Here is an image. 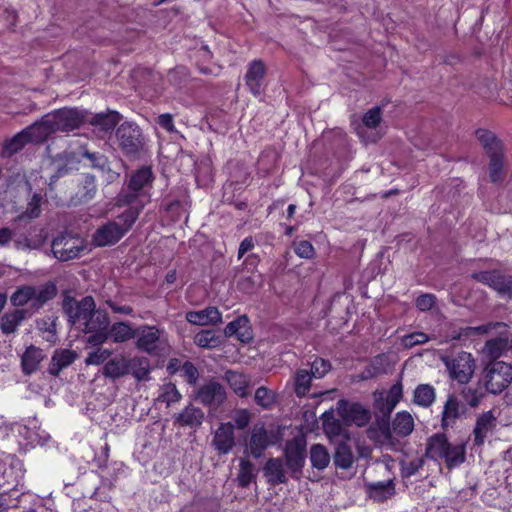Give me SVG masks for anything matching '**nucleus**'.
I'll use <instances>...</instances> for the list:
<instances>
[{
	"mask_svg": "<svg viewBox=\"0 0 512 512\" xmlns=\"http://www.w3.org/2000/svg\"><path fill=\"white\" fill-rule=\"evenodd\" d=\"M112 351L106 348H96L95 350L88 353L85 363L87 365H101L110 360Z\"/></svg>",
	"mask_w": 512,
	"mask_h": 512,
	"instance_id": "obj_46",
	"label": "nucleus"
},
{
	"mask_svg": "<svg viewBox=\"0 0 512 512\" xmlns=\"http://www.w3.org/2000/svg\"><path fill=\"white\" fill-rule=\"evenodd\" d=\"M265 73L266 69L262 61L254 60L249 64L245 82L254 96H260L263 91Z\"/></svg>",
	"mask_w": 512,
	"mask_h": 512,
	"instance_id": "obj_15",
	"label": "nucleus"
},
{
	"mask_svg": "<svg viewBox=\"0 0 512 512\" xmlns=\"http://www.w3.org/2000/svg\"><path fill=\"white\" fill-rule=\"evenodd\" d=\"M139 212V208L129 207L115 221L99 227L93 235V243L99 247L117 243L131 229Z\"/></svg>",
	"mask_w": 512,
	"mask_h": 512,
	"instance_id": "obj_1",
	"label": "nucleus"
},
{
	"mask_svg": "<svg viewBox=\"0 0 512 512\" xmlns=\"http://www.w3.org/2000/svg\"><path fill=\"white\" fill-rule=\"evenodd\" d=\"M436 393L433 386L420 384L414 390L413 401L416 405L427 408L435 401Z\"/></svg>",
	"mask_w": 512,
	"mask_h": 512,
	"instance_id": "obj_32",
	"label": "nucleus"
},
{
	"mask_svg": "<svg viewBox=\"0 0 512 512\" xmlns=\"http://www.w3.org/2000/svg\"><path fill=\"white\" fill-rule=\"evenodd\" d=\"M477 139L480 141L484 149L490 156L489 175L493 182H497L502 178L503 169V145L495 135L484 129L476 132Z\"/></svg>",
	"mask_w": 512,
	"mask_h": 512,
	"instance_id": "obj_3",
	"label": "nucleus"
},
{
	"mask_svg": "<svg viewBox=\"0 0 512 512\" xmlns=\"http://www.w3.org/2000/svg\"><path fill=\"white\" fill-rule=\"evenodd\" d=\"M44 355L41 349L30 346L22 356V368L26 374L35 372L43 360Z\"/></svg>",
	"mask_w": 512,
	"mask_h": 512,
	"instance_id": "obj_29",
	"label": "nucleus"
},
{
	"mask_svg": "<svg viewBox=\"0 0 512 512\" xmlns=\"http://www.w3.org/2000/svg\"><path fill=\"white\" fill-rule=\"evenodd\" d=\"M107 304L115 313L123 315H131L133 313V309L129 305H119L113 301H108Z\"/></svg>",
	"mask_w": 512,
	"mask_h": 512,
	"instance_id": "obj_63",
	"label": "nucleus"
},
{
	"mask_svg": "<svg viewBox=\"0 0 512 512\" xmlns=\"http://www.w3.org/2000/svg\"><path fill=\"white\" fill-rule=\"evenodd\" d=\"M48 121V117L45 115L39 122H35L23 130L29 143L37 144L44 142L49 136L54 134L51 125L47 123Z\"/></svg>",
	"mask_w": 512,
	"mask_h": 512,
	"instance_id": "obj_22",
	"label": "nucleus"
},
{
	"mask_svg": "<svg viewBox=\"0 0 512 512\" xmlns=\"http://www.w3.org/2000/svg\"><path fill=\"white\" fill-rule=\"evenodd\" d=\"M305 441L302 439H293L287 442L285 448V457L287 465L293 471L299 470L305 460Z\"/></svg>",
	"mask_w": 512,
	"mask_h": 512,
	"instance_id": "obj_18",
	"label": "nucleus"
},
{
	"mask_svg": "<svg viewBox=\"0 0 512 512\" xmlns=\"http://www.w3.org/2000/svg\"><path fill=\"white\" fill-rule=\"evenodd\" d=\"M331 369V365L328 361L318 358L315 359L311 365V369L309 371L312 378H322L324 377Z\"/></svg>",
	"mask_w": 512,
	"mask_h": 512,
	"instance_id": "obj_49",
	"label": "nucleus"
},
{
	"mask_svg": "<svg viewBox=\"0 0 512 512\" xmlns=\"http://www.w3.org/2000/svg\"><path fill=\"white\" fill-rule=\"evenodd\" d=\"M460 415V405L457 398L453 395L449 396L442 413V424L444 427L452 425Z\"/></svg>",
	"mask_w": 512,
	"mask_h": 512,
	"instance_id": "obj_38",
	"label": "nucleus"
},
{
	"mask_svg": "<svg viewBox=\"0 0 512 512\" xmlns=\"http://www.w3.org/2000/svg\"><path fill=\"white\" fill-rule=\"evenodd\" d=\"M152 171L148 167H143L137 170L130 178L129 190L130 193L120 198V201L125 204H131L137 196V193L147 187L152 182Z\"/></svg>",
	"mask_w": 512,
	"mask_h": 512,
	"instance_id": "obj_13",
	"label": "nucleus"
},
{
	"mask_svg": "<svg viewBox=\"0 0 512 512\" xmlns=\"http://www.w3.org/2000/svg\"><path fill=\"white\" fill-rule=\"evenodd\" d=\"M434 296L431 295V294H423V295H420L417 299H416V306L421 310V311H428L430 310L433 305H434Z\"/></svg>",
	"mask_w": 512,
	"mask_h": 512,
	"instance_id": "obj_61",
	"label": "nucleus"
},
{
	"mask_svg": "<svg viewBox=\"0 0 512 512\" xmlns=\"http://www.w3.org/2000/svg\"><path fill=\"white\" fill-rule=\"evenodd\" d=\"M310 461L314 468L323 470L330 463V455L323 445L315 444L310 449Z\"/></svg>",
	"mask_w": 512,
	"mask_h": 512,
	"instance_id": "obj_39",
	"label": "nucleus"
},
{
	"mask_svg": "<svg viewBox=\"0 0 512 512\" xmlns=\"http://www.w3.org/2000/svg\"><path fill=\"white\" fill-rule=\"evenodd\" d=\"M392 429L394 433L400 436H407L414 429V419L406 411L398 412L393 420Z\"/></svg>",
	"mask_w": 512,
	"mask_h": 512,
	"instance_id": "obj_31",
	"label": "nucleus"
},
{
	"mask_svg": "<svg viewBox=\"0 0 512 512\" xmlns=\"http://www.w3.org/2000/svg\"><path fill=\"white\" fill-rule=\"evenodd\" d=\"M204 414L201 409L188 406L178 416L177 422L182 426H199L202 423Z\"/></svg>",
	"mask_w": 512,
	"mask_h": 512,
	"instance_id": "obj_35",
	"label": "nucleus"
},
{
	"mask_svg": "<svg viewBox=\"0 0 512 512\" xmlns=\"http://www.w3.org/2000/svg\"><path fill=\"white\" fill-rule=\"evenodd\" d=\"M250 412L246 409L238 410L234 413L233 419L238 429H244L250 422Z\"/></svg>",
	"mask_w": 512,
	"mask_h": 512,
	"instance_id": "obj_58",
	"label": "nucleus"
},
{
	"mask_svg": "<svg viewBox=\"0 0 512 512\" xmlns=\"http://www.w3.org/2000/svg\"><path fill=\"white\" fill-rule=\"evenodd\" d=\"M135 332L128 322H116L108 327V338L114 343H123L134 338Z\"/></svg>",
	"mask_w": 512,
	"mask_h": 512,
	"instance_id": "obj_27",
	"label": "nucleus"
},
{
	"mask_svg": "<svg viewBox=\"0 0 512 512\" xmlns=\"http://www.w3.org/2000/svg\"><path fill=\"white\" fill-rule=\"evenodd\" d=\"M484 397V393L479 389L466 388L463 390V398L470 407H477Z\"/></svg>",
	"mask_w": 512,
	"mask_h": 512,
	"instance_id": "obj_53",
	"label": "nucleus"
},
{
	"mask_svg": "<svg viewBox=\"0 0 512 512\" xmlns=\"http://www.w3.org/2000/svg\"><path fill=\"white\" fill-rule=\"evenodd\" d=\"M75 359L76 353L71 350L63 349L56 351L49 367L50 374L58 375L63 368L69 366Z\"/></svg>",
	"mask_w": 512,
	"mask_h": 512,
	"instance_id": "obj_28",
	"label": "nucleus"
},
{
	"mask_svg": "<svg viewBox=\"0 0 512 512\" xmlns=\"http://www.w3.org/2000/svg\"><path fill=\"white\" fill-rule=\"evenodd\" d=\"M108 327L109 318L107 313L102 310L94 309L80 328L85 333L89 334L87 343L99 346L108 339Z\"/></svg>",
	"mask_w": 512,
	"mask_h": 512,
	"instance_id": "obj_7",
	"label": "nucleus"
},
{
	"mask_svg": "<svg viewBox=\"0 0 512 512\" xmlns=\"http://www.w3.org/2000/svg\"><path fill=\"white\" fill-rule=\"evenodd\" d=\"M492 327V324L489 325H481L477 327H465L462 328L460 333L457 335H454L453 339H460L462 336L469 337L471 335L475 334H485L488 332V330Z\"/></svg>",
	"mask_w": 512,
	"mask_h": 512,
	"instance_id": "obj_55",
	"label": "nucleus"
},
{
	"mask_svg": "<svg viewBox=\"0 0 512 512\" xmlns=\"http://www.w3.org/2000/svg\"><path fill=\"white\" fill-rule=\"evenodd\" d=\"M95 307L94 299L90 296L84 297L79 302L70 300L65 303V310L69 317V321L78 328L83 325Z\"/></svg>",
	"mask_w": 512,
	"mask_h": 512,
	"instance_id": "obj_11",
	"label": "nucleus"
},
{
	"mask_svg": "<svg viewBox=\"0 0 512 512\" xmlns=\"http://www.w3.org/2000/svg\"><path fill=\"white\" fill-rule=\"evenodd\" d=\"M194 343L201 348L211 349L221 344V338L211 330H202L195 335Z\"/></svg>",
	"mask_w": 512,
	"mask_h": 512,
	"instance_id": "obj_41",
	"label": "nucleus"
},
{
	"mask_svg": "<svg viewBox=\"0 0 512 512\" xmlns=\"http://www.w3.org/2000/svg\"><path fill=\"white\" fill-rule=\"evenodd\" d=\"M430 340V337L423 332H414L409 335H405L402 338V343L405 347L411 348L415 345L424 344Z\"/></svg>",
	"mask_w": 512,
	"mask_h": 512,
	"instance_id": "obj_52",
	"label": "nucleus"
},
{
	"mask_svg": "<svg viewBox=\"0 0 512 512\" xmlns=\"http://www.w3.org/2000/svg\"><path fill=\"white\" fill-rule=\"evenodd\" d=\"M120 120L121 116L118 112L108 111L95 114L88 121L92 126L107 132L113 130Z\"/></svg>",
	"mask_w": 512,
	"mask_h": 512,
	"instance_id": "obj_24",
	"label": "nucleus"
},
{
	"mask_svg": "<svg viewBox=\"0 0 512 512\" xmlns=\"http://www.w3.org/2000/svg\"><path fill=\"white\" fill-rule=\"evenodd\" d=\"M507 342L502 338H494L486 342L485 350L491 357H498L506 347Z\"/></svg>",
	"mask_w": 512,
	"mask_h": 512,
	"instance_id": "obj_51",
	"label": "nucleus"
},
{
	"mask_svg": "<svg viewBox=\"0 0 512 512\" xmlns=\"http://www.w3.org/2000/svg\"><path fill=\"white\" fill-rule=\"evenodd\" d=\"M354 462L352 450L346 444H339L334 455V463L337 467L348 469Z\"/></svg>",
	"mask_w": 512,
	"mask_h": 512,
	"instance_id": "obj_40",
	"label": "nucleus"
},
{
	"mask_svg": "<svg viewBox=\"0 0 512 512\" xmlns=\"http://www.w3.org/2000/svg\"><path fill=\"white\" fill-rule=\"evenodd\" d=\"M182 373H183V376L185 378V380L190 383V384H195L197 379H198V370L196 369V367L190 363V362H186L184 363V365L182 366V369H181Z\"/></svg>",
	"mask_w": 512,
	"mask_h": 512,
	"instance_id": "obj_59",
	"label": "nucleus"
},
{
	"mask_svg": "<svg viewBox=\"0 0 512 512\" xmlns=\"http://www.w3.org/2000/svg\"><path fill=\"white\" fill-rule=\"evenodd\" d=\"M402 396H403V387H402V384L400 382H398L390 388V390L387 394L386 401L391 410L394 409L395 406L399 403Z\"/></svg>",
	"mask_w": 512,
	"mask_h": 512,
	"instance_id": "obj_54",
	"label": "nucleus"
},
{
	"mask_svg": "<svg viewBox=\"0 0 512 512\" xmlns=\"http://www.w3.org/2000/svg\"><path fill=\"white\" fill-rule=\"evenodd\" d=\"M272 441L269 438L267 430L264 428L263 425H255L250 441L248 443V448L251 452V454L258 458L262 455V452L267 448L268 445H270Z\"/></svg>",
	"mask_w": 512,
	"mask_h": 512,
	"instance_id": "obj_21",
	"label": "nucleus"
},
{
	"mask_svg": "<svg viewBox=\"0 0 512 512\" xmlns=\"http://www.w3.org/2000/svg\"><path fill=\"white\" fill-rule=\"evenodd\" d=\"M447 368L449 377L459 384H466L472 378L475 371V360L468 352H460L455 357H441Z\"/></svg>",
	"mask_w": 512,
	"mask_h": 512,
	"instance_id": "obj_5",
	"label": "nucleus"
},
{
	"mask_svg": "<svg viewBox=\"0 0 512 512\" xmlns=\"http://www.w3.org/2000/svg\"><path fill=\"white\" fill-rule=\"evenodd\" d=\"M29 143L25 132L22 130L13 138L6 141L3 147V155L11 156L21 150L25 144Z\"/></svg>",
	"mask_w": 512,
	"mask_h": 512,
	"instance_id": "obj_44",
	"label": "nucleus"
},
{
	"mask_svg": "<svg viewBox=\"0 0 512 512\" xmlns=\"http://www.w3.org/2000/svg\"><path fill=\"white\" fill-rule=\"evenodd\" d=\"M225 378L229 386L238 396L245 397L248 395L247 388L249 385V379L246 375L236 371H227Z\"/></svg>",
	"mask_w": 512,
	"mask_h": 512,
	"instance_id": "obj_33",
	"label": "nucleus"
},
{
	"mask_svg": "<svg viewBox=\"0 0 512 512\" xmlns=\"http://www.w3.org/2000/svg\"><path fill=\"white\" fill-rule=\"evenodd\" d=\"M213 445L220 454H228L235 445L234 428L231 423H222L214 433Z\"/></svg>",
	"mask_w": 512,
	"mask_h": 512,
	"instance_id": "obj_17",
	"label": "nucleus"
},
{
	"mask_svg": "<svg viewBox=\"0 0 512 512\" xmlns=\"http://www.w3.org/2000/svg\"><path fill=\"white\" fill-rule=\"evenodd\" d=\"M197 399L204 405L220 404L225 399V391L219 383L209 382L198 390Z\"/></svg>",
	"mask_w": 512,
	"mask_h": 512,
	"instance_id": "obj_20",
	"label": "nucleus"
},
{
	"mask_svg": "<svg viewBox=\"0 0 512 512\" xmlns=\"http://www.w3.org/2000/svg\"><path fill=\"white\" fill-rule=\"evenodd\" d=\"M496 425V418L493 415L492 411H487L482 413L476 422V426L474 429L475 434V442L478 445L484 443L489 432L493 430Z\"/></svg>",
	"mask_w": 512,
	"mask_h": 512,
	"instance_id": "obj_23",
	"label": "nucleus"
},
{
	"mask_svg": "<svg viewBox=\"0 0 512 512\" xmlns=\"http://www.w3.org/2000/svg\"><path fill=\"white\" fill-rule=\"evenodd\" d=\"M295 254L303 259H311L315 255V249L311 242L301 240L293 244Z\"/></svg>",
	"mask_w": 512,
	"mask_h": 512,
	"instance_id": "obj_48",
	"label": "nucleus"
},
{
	"mask_svg": "<svg viewBox=\"0 0 512 512\" xmlns=\"http://www.w3.org/2000/svg\"><path fill=\"white\" fill-rule=\"evenodd\" d=\"M482 381L489 393L503 392L512 382V365L504 361L488 363L483 370Z\"/></svg>",
	"mask_w": 512,
	"mask_h": 512,
	"instance_id": "obj_2",
	"label": "nucleus"
},
{
	"mask_svg": "<svg viewBox=\"0 0 512 512\" xmlns=\"http://www.w3.org/2000/svg\"><path fill=\"white\" fill-rule=\"evenodd\" d=\"M186 320L197 326L217 325L222 322V314L217 307L208 306L203 310L188 311Z\"/></svg>",
	"mask_w": 512,
	"mask_h": 512,
	"instance_id": "obj_16",
	"label": "nucleus"
},
{
	"mask_svg": "<svg viewBox=\"0 0 512 512\" xmlns=\"http://www.w3.org/2000/svg\"><path fill=\"white\" fill-rule=\"evenodd\" d=\"M48 124L54 133L70 132L79 128L86 120V112L77 108H64L47 114Z\"/></svg>",
	"mask_w": 512,
	"mask_h": 512,
	"instance_id": "obj_6",
	"label": "nucleus"
},
{
	"mask_svg": "<svg viewBox=\"0 0 512 512\" xmlns=\"http://www.w3.org/2000/svg\"><path fill=\"white\" fill-rule=\"evenodd\" d=\"M311 379L312 377L308 370L300 369L297 371L294 378V388L297 396L302 397L308 393Z\"/></svg>",
	"mask_w": 512,
	"mask_h": 512,
	"instance_id": "obj_42",
	"label": "nucleus"
},
{
	"mask_svg": "<svg viewBox=\"0 0 512 512\" xmlns=\"http://www.w3.org/2000/svg\"><path fill=\"white\" fill-rule=\"evenodd\" d=\"M337 411L344 422L354 423L359 427L364 426L370 419L369 411L357 403L341 400L338 402Z\"/></svg>",
	"mask_w": 512,
	"mask_h": 512,
	"instance_id": "obj_12",
	"label": "nucleus"
},
{
	"mask_svg": "<svg viewBox=\"0 0 512 512\" xmlns=\"http://www.w3.org/2000/svg\"><path fill=\"white\" fill-rule=\"evenodd\" d=\"M140 135L139 127L130 122L122 123L116 132L119 144L129 153L138 149L140 145Z\"/></svg>",
	"mask_w": 512,
	"mask_h": 512,
	"instance_id": "obj_14",
	"label": "nucleus"
},
{
	"mask_svg": "<svg viewBox=\"0 0 512 512\" xmlns=\"http://www.w3.org/2000/svg\"><path fill=\"white\" fill-rule=\"evenodd\" d=\"M324 416L325 419L323 420V429L326 435L331 440H334L335 438L338 437L345 438V436L343 435V428L341 423L338 420L327 416L326 414H324Z\"/></svg>",
	"mask_w": 512,
	"mask_h": 512,
	"instance_id": "obj_47",
	"label": "nucleus"
},
{
	"mask_svg": "<svg viewBox=\"0 0 512 512\" xmlns=\"http://www.w3.org/2000/svg\"><path fill=\"white\" fill-rule=\"evenodd\" d=\"M448 445L449 443L444 435H433L427 442L426 456L433 460H442L448 449Z\"/></svg>",
	"mask_w": 512,
	"mask_h": 512,
	"instance_id": "obj_26",
	"label": "nucleus"
},
{
	"mask_svg": "<svg viewBox=\"0 0 512 512\" xmlns=\"http://www.w3.org/2000/svg\"><path fill=\"white\" fill-rule=\"evenodd\" d=\"M448 468L459 466L465 461V446L464 444L452 445L449 443L448 449L445 452L443 459Z\"/></svg>",
	"mask_w": 512,
	"mask_h": 512,
	"instance_id": "obj_34",
	"label": "nucleus"
},
{
	"mask_svg": "<svg viewBox=\"0 0 512 512\" xmlns=\"http://www.w3.org/2000/svg\"><path fill=\"white\" fill-rule=\"evenodd\" d=\"M54 295L55 289L53 286H22L12 294L10 301L16 307L30 304L32 308L39 309L45 302L53 298Z\"/></svg>",
	"mask_w": 512,
	"mask_h": 512,
	"instance_id": "obj_4",
	"label": "nucleus"
},
{
	"mask_svg": "<svg viewBox=\"0 0 512 512\" xmlns=\"http://www.w3.org/2000/svg\"><path fill=\"white\" fill-rule=\"evenodd\" d=\"M423 466V459L416 458L412 460L407 467H405V473L408 476L415 474Z\"/></svg>",
	"mask_w": 512,
	"mask_h": 512,
	"instance_id": "obj_64",
	"label": "nucleus"
},
{
	"mask_svg": "<svg viewBox=\"0 0 512 512\" xmlns=\"http://www.w3.org/2000/svg\"><path fill=\"white\" fill-rule=\"evenodd\" d=\"M239 466L240 469L237 480L240 486L247 487L255 478L254 466L250 461L245 459L240 460Z\"/></svg>",
	"mask_w": 512,
	"mask_h": 512,
	"instance_id": "obj_45",
	"label": "nucleus"
},
{
	"mask_svg": "<svg viewBox=\"0 0 512 512\" xmlns=\"http://www.w3.org/2000/svg\"><path fill=\"white\" fill-rule=\"evenodd\" d=\"M25 310H15L10 313L4 314L1 322V330L5 334H10L16 331L19 324L25 319Z\"/></svg>",
	"mask_w": 512,
	"mask_h": 512,
	"instance_id": "obj_37",
	"label": "nucleus"
},
{
	"mask_svg": "<svg viewBox=\"0 0 512 512\" xmlns=\"http://www.w3.org/2000/svg\"><path fill=\"white\" fill-rule=\"evenodd\" d=\"M370 493L374 500L382 502L394 495L395 488L392 481L380 482L371 487Z\"/></svg>",
	"mask_w": 512,
	"mask_h": 512,
	"instance_id": "obj_43",
	"label": "nucleus"
},
{
	"mask_svg": "<svg viewBox=\"0 0 512 512\" xmlns=\"http://www.w3.org/2000/svg\"><path fill=\"white\" fill-rule=\"evenodd\" d=\"M264 471L268 480L274 484L284 483L286 481L283 464L280 459H270L266 463Z\"/></svg>",
	"mask_w": 512,
	"mask_h": 512,
	"instance_id": "obj_36",
	"label": "nucleus"
},
{
	"mask_svg": "<svg viewBox=\"0 0 512 512\" xmlns=\"http://www.w3.org/2000/svg\"><path fill=\"white\" fill-rule=\"evenodd\" d=\"M134 338L136 348L149 355L158 354L159 349L167 343L164 330L149 325L138 327Z\"/></svg>",
	"mask_w": 512,
	"mask_h": 512,
	"instance_id": "obj_8",
	"label": "nucleus"
},
{
	"mask_svg": "<svg viewBox=\"0 0 512 512\" xmlns=\"http://www.w3.org/2000/svg\"><path fill=\"white\" fill-rule=\"evenodd\" d=\"M158 124L165 130L174 131L173 118L170 114H161L157 119Z\"/></svg>",
	"mask_w": 512,
	"mask_h": 512,
	"instance_id": "obj_62",
	"label": "nucleus"
},
{
	"mask_svg": "<svg viewBox=\"0 0 512 512\" xmlns=\"http://www.w3.org/2000/svg\"><path fill=\"white\" fill-rule=\"evenodd\" d=\"M255 401L263 408H269L274 403V395L265 387H259L255 392Z\"/></svg>",
	"mask_w": 512,
	"mask_h": 512,
	"instance_id": "obj_50",
	"label": "nucleus"
},
{
	"mask_svg": "<svg viewBox=\"0 0 512 512\" xmlns=\"http://www.w3.org/2000/svg\"><path fill=\"white\" fill-rule=\"evenodd\" d=\"M40 201L41 197L37 194L33 195L31 201L28 203L26 215L29 218H36L40 214Z\"/></svg>",
	"mask_w": 512,
	"mask_h": 512,
	"instance_id": "obj_60",
	"label": "nucleus"
},
{
	"mask_svg": "<svg viewBox=\"0 0 512 512\" xmlns=\"http://www.w3.org/2000/svg\"><path fill=\"white\" fill-rule=\"evenodd\" d=\"M163 401L170 405L176 403L181 399V394L173 384L165 385L162 395Z\"/></svg>",
	"mask_w": 512,
	"mask_h": 512,
	"instance_id": "obj_57",
	"label": "nucleus"
},
{
	"mask_svg": "<svg viewBox=\"0 0 512 512\" xmlns=\"http://www.w3.org/2000/svg\"><path fill=\"white\" fill-rule=\"evenodd\" d=\"M129 374L138 381L147 380L150 373V362L144 356L129 358Z\"/></svg>",
	"mask_w": 512,
	"mask_h": 512,
	"instance_id": "obj_30",
	"label": "nucleus"
},
{
	"mask_svg": "<svg viewBox=\"0 0 512 512\" xmlns=\"http://www.w3.org/2000/svg\"><path fill=\"white\" fill-rule=\"evenodd\" d=\"M129 358L123 354L117 355L105 363L102 374L106 378L119 379L129 374Z\"/></svg>",
	"mask_w": 512,
	"mask_h": 512,
	"instance_id": "obj_19",
	"label": "nucleus"
},
{
	"mask_svg": "<svg viewBox=\"0 0 512 512\" xmlns=\"http://www.w3.org/2000/svg\"><path fill=\"white\" fill-rule=\"evenodd\" d=\"M473 279L482 282L501 295H512V276L497 271H482L472 274Z\"/></svg>",
	"mask_w": 512,
	"mask_h": 512,
	"instance_id": "obj_10",
	"label": "nucleus"
},
{
	"mask_svg": "<svg viewBox=\"0 0 512 512\" xmlns=\"http://www.w3.org/2000/svg\"><path fill=\"white\" fill-rule=\"evenodd\" d=\"M87 248V242L83 238L69 234L60 235L52 242L53 255L61 261L79 257Z\"/></svg>",
	"mask_w": 512,
	"mask_h": 512,
	"instance_id": "obj_9",
	"label": "nucleus"
},
{
	"mask_svg": "<svg viewBox=\"0 0 512 512\" xmlns=\"http://www.w3.org/2000/svg\"><path fill=\"white\" fill-rule=\"evenodd\" d=\"M248 323L246 316H240L226 325L224 334L227 337L236 335L241 342H246L251 338Z\"/></svg>",
	"mask_w": 512,
	"mask_h": 512,
	"instance_id": "obj_25",
	"label": "nucleus"
},
{
	"mask_svg": "<svg viewBox=\"0 0 512 512\" xmlns=\"http://www.w3.org/2000/svg\"><path fill=\"white\" fill-rule=\"evenodd\" d=\"M381 120V113L380 109L375 107L370 109L364 116H363V124L368 128H374L376 127Z\"/></svg>",
	"mask_w": 512,
	"mask_h": 512,
	"instance_id": "obj_56",
	"label": "nucleus"
}]
</instances>
